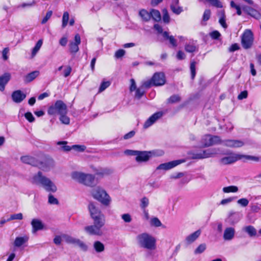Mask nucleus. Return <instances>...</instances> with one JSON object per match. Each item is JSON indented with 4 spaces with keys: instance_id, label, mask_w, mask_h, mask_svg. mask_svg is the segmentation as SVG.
I'll list each match as a JSON object with an SVG mask.
<instances>
[{
    "instance_id": "obj_1",
    "label": "nucleus",
    "mask_w": 261,
    "mask_h": 261,
    "mask_svg": "<svg viewBox=\"0 0 261 261\" xmlns=\"http://www.w3.org/2000/svg\"><path fill=\"white\" fill-rule=\"evenodd\" d=\"M88 210L93 221V225L86 226L84 230L89 235L100 236L103 233L101 228L106 223L105 216L93 202H89Z\"/></svg>"
},
{
    "instance_id": "obj_2",
    "label": "nucleus",
    "mask_w": 261,
    "mask_h": 261,
    "mask_svg": "<svg viewBox=\"0 0 261 261\" xmlns=\"http://www.w3.org/2000/svg\"><path fill=\"white\" fill-rule=\"evenodd\" d=\"M239 160H243L244 162L251 161L257 162L259 161V158L250 155L240 154L234 153H230L227 156L222 158L220 162L224 165L230 164Z\"/></svg>"
},
{
    "instance_id": "obj_3",
    "label": "nucleus",
    "mask_w": 261,
    "mask_h": 261,
    "mask_svg": "<svg viewBox=\"0 0 261 261\" xmlns=\"http://www.w3.org/2000/svg\"><path fill=\"white\" fill-rule=\"evenodd\" d=\"M32 183L35 185L41 184L48 192L54 193L57 191V187L55 184L49 178L43 176L41 171L38 172L33 176Z\"/></svg>"
},
{
    "instance_id": "obj_4",
    "label": "nucleus",
    "mask_w": 261,
    "mask_h": 261,
    "mask_svg": "<svg viewBox=\"0 0 261 261\" xmlns=\"http://www.w3.org/2000/svg\"><path fill=\"white\" fill-rule=\"evenodd\" d=\"M166 82L165 74L162 72H155L151 79L148 81H145L142 86L148 89L151 87H159L164 85Z\"/></svg>"
},
{
    "instance_id": "obj_5",
    "label": "nucleus",
    "mask_w": 261,
    "mask_h": 261,
    "mask_svg": "<svg viewBox=\"0 0 261 261\" xmlns=\"http://www.w3.org/2000/svg\"><path fill=\"white\" fill-rule=\"evenodd\" d=\"M72 178L86 186L92 187L95 185V176L90 174L73 172L71 174Z\"/></svg>"
},
{
    "instance_id": "obj_6",
    "label": "nucleus",
    "mask_w": 261,
    "mask_h": 261,
    "mask_svg": "<svg viewBox=\"0 0 261 261\" xmlns=\"http://www.w3.org/2000/svg\"><path fill=\"white\" fill-rule=\"evenodd\" d=\"M137 240L141 247L149 250L156 248L155 239L147 233H143L137 236Z\"/></svg>"
},
{
    "instance_id": "obj_7",
    "label": "nucleus",
    "mask_w": 261,
    "mask_h": 261,
    "mask_svg": "<svg viewBox=\"0 0 261 261\" xmlns=\"http://www.w3.org/2000/svg\"><path fill=\"white\" fill-rule=\"evenodd\" d=\"M93 197L99 201L105 206H109L111 202V198L106 191L100 187L92 190L91 192Z\"/></svg>"
},
{
    "instance_id": "obj_8",
    "label": "nucleus",
    "mask_w": 261,
    "mask_h": 261,
    "mask_svg": "<svg viewBox=\"0 0 261 261\" xmlns=\"http://www.w3.org/2000/svg\"><path fill=\"white\" fill-rule=\"evenodd\" d=\"M36 159L37 165L36 167L43 170L46 171L54 165V160L49 155L44 153H39Z\"/></svg>"
},
{
    "instance_id": "obj_9",
    "label": "nucleus",
    "mask_w": 261,
    "mask_h": 261,
    "mask_svg": "<svg viewBox=\"0 0 261 261\" xmlns=\"http://www.w3.org/2000/svg\"><path fill=\"white\" fill-rule=\"evenodd\" d=\"M67 107L62 100H57L55 104L50 106L47 110V113L49 115L67 114Z\"/></svg>"
},
{
    "instance_id": "obj_10",
    "label": "nucleus",
    "mask_w": 261,
    "mask_h": 261,
    "mask_svg": "<svg viewBox=\"0 0 261 261\" xmlns=\"http://www.w3.org/2000/svg\"><path fill=\"white\" fill-rule=\"evenodd\" d=\"M254 36L252 32L249 29L244 31L241 35V45L243 48H251L253 44Z\"/></svg>"
},
{
    "instance_id": "obj_11",
    "label": "nucleus",
    "mask_w": 261,
    "mask_h": 261,
    "mask_svg": "<svg viewBox=\"0 0 261 261\" xmlns=\"http://www.w3.org/2000/svg\"><path fill=\"white\" fill-rule=\"evenodd\" d=\"M156 155L154 150L151 151H139L138 155L136 156L135 160L137 162H146L149 159Z\"/></svg>"
},
{
    "instance_id": "obj_12",
    "label": "nucleus",
    "mask_w": 261,
    "mask_h": 261,
    "mask_svg": "<svg viewBox=\"0 0 261 261\" xmlns=\"http://www.w3.org/2000/svg\"><path fill=\"white\" fill-rule=\"evenodd\" d=\"M222 141L220 138L217 136L206 135L202 139V143L204 147H209L214 145L219 144Z\"/></svg>"
},
{
    "instance_id": "obj_13",
    "label": "nucleus",
    "mask_w": 261,
    "mask_h": 261,
    "mask_svg": "<svg viewBox=\"0 0 261 261\" xmlns=\"http://www.w3.org/2000/svg\"><path fill=\"white\" fill-rule=\"evenodd\" d=\"M81 42V37L79 34H76L74 36V41H70L69 44V50L71 54L75 55L79 51V45Z\"/></svg>"
},
{
    "instance_id": "obj_14",
    "label": "nucleus",
    "mask_w": 261,
    "mask_h": 261,
    "mask_svg": "<svg viewBox=\"0 0 261 261\" xmlns=\"http://www.w3.org/2000/svg\"><path fill=\"white\" fill-rule=\"evenodd\" d=\"M215 154L216 152L209 149L201 151L199 152H192L191 155L192 159L199 160L212 157Z\"/></svg>"
},
{
    "instance_id": "obj_15",
    "label": "nucleus",
    "mask_w": 261,
    "mask_h": 261,
    "mask_svg": "<svg viewBox=\"0 0 261 261\" xmlns=\"http://www.w3.org/2000/svg\"><path fill=\"white\" fill-rule=\"evenodd\" d=\"M242 10L246 14L256 19H259L261 18L260 13L250 6L244 5L242 6Z\"/></svg>"
},
{
    "instance_id": "obj_16",
    "label": "nucleus",
    "mask_w": 261,
    "mask_h": 261,
    "mask_svg": "<svg viewBox=\"0 0 261 261\" xmlns=\"http://www.w3.org/2000/svg\"><path fill=\"white\" fill-rule=\"evenodd\" d=\"M163 115L162 112H157L150 116L145 122L143 127L147 128L152 125L158 119L162 117Z\"/></svg>"
},
{
    "instance_id": "obj_17",
    "label": "nucleus",
    "mask_w": 261,
    "mask_h": 261,
    "mask_svg": "<svg viewBox=\"0 0 261 261\" xmlns=\"http://www.w3.org/2000/svg\"><path fill=\"white\" fill-rule=\"evenodd\" d=\"M184 162H185L184 160H177L172 161L166 163L160 164L157 167V169L169 170Z\"/></svg>"
},
{
    "instance_id": "obj_18",
    "label": "nucleus",
    "mask_w": 261,
    "mask_h": 261,
    "mask_svg": "<svg viewBox=\"0 0 261 261\" xmlns=\"http://www.w3.org/2000/svg\"><path fill=\"white\" fill-rule=\"evenodd\" d=\"M11 78V74L9 72H5L0 76V91L3 92L5 87Z\"/></svg>"
},
{
    "instance_id": "obj_19",
    "label": "nucleus",
    "mask_w": 261,
    "mask_h": 261,
    "mask_svg": "<svg viewBox=\"0 0 261 261\" xmlns=\"http://www.w3.org/2000/svg\"><path fill=\"white\" fill-rule=\"evenodd\" d=\"M12 98L14 102L20 103L26 97V94L23 93L20 90H15L12 93Z\"/></svg>"
},
{
    "instance_id": "obj_20",
    "label": "nucleus",
    "mask_w": 261,
    "mask_h": 261,
    "mask_svg": "<svg viewBox=\"0 0 261 261\" xmlns=\"http://www.w3.org/2000/svg\"><path fill=\"white\" fill-rule=\"evenodd\" d=\"M224 142L226 146L231 148H239L244 145V142L238 140H226Z\"/></svg>"
},
{
    "instance_id": "obj_21",
    "label": "nucleus",
    "mask_w": 261,
    "mask_h": 261,
    "mask_svg": "<svg viewBox=\"0 0 261 261\" xmlns=\"http://www.w3.org/2000/svg\"><path fill=\"white\" fill-rule=\"evenodd\" d=\"M20 160L24 164L31 165L36 167L37 164V159L35 157L30 155H24L20 158Z\"/></svg>"
},
{
    "instance_id": "obj_22",
    "label": "nucleus",
    "mask_w": 261,
    "mask_h": 261,
    "mask_svg": "<svg viewBox=\"0 0 261 261\" xmlns=\"http://www.w3.org/2000/svg\"><path fill=\"white\" fill-rule=\"evenodd\" d=\"M178 4L179 0H173L170 5L171 11L176 15H179L183 11L182 7L179 6Z\"/></svg>"
},
{
    "instance_id": "obj_23",
    "label": "nucleus",
    "mask_w": 261,
    "mask_h": 261,
    "mask_svg": "<svg viewBox=\"0 0 261 261\" xmlns=\"http://www.w3.org/2000/svg\"><path fill=\"white\" fill-rule=\"evenodd\" d=\"M31 225L34 232L42 230L44 228V224L42 223L41 221L37 219H33L32 220Z\"/></svg>"
},
{
    "instance_id": "obj_24",
    "label": "nucleus",
    "mask_w": 261,
    "mask_h": 261,
    "mask_svg": "<svg viewBox=\"0 0 261 261\" xmlns=\"http://www.w3.org/2000/svg\"><path fill=\"white\" fill-rule=\"evenodd\" d=\"M235 230L232 227L226 228L224 232L223 238L225 240H231L234 236Z\"/></svg>"
},
{
    "instance_id": "obj_25",
    "label": "nucleus",
    "mask_w": 261,
    "mask_h": 261,
    "mask_svg": "<svg viewBox=\"0 0 261 261\" xmlns=\"http://www.w3.org/2000/svg\"><path fill=\"white\" fill-rule=\"evenodd\" d=\"M39 75V71L37 70L33 71L27 74L24 78V81L25 83H29L35 80Z\"/></svg>"
},
{
    "instance_id": "obj_26",
    "label": "nucleus",
    "mask_w": 261,
    "mask_h": 261,
    "mask_svg": "<svg viewBox=\"0 0 261 261\" xmlns=\"http://www.w3.org/2000/svg\"><path fill=\"white\" fill-rule=\"evenodd\" d=\"M163 37L166 40H168L170 43L173 47H175L177 46L176 39L173 36H169V33L167 31H164L163 33Z\"/></svg>"
},
{
    "instance_id": "obj_27",
    "label": "nucleus",
    "mask_w": 261,
    "mask_h": 261,
    "mask_svg": "<svg viewBox=\"0 0 261 261\" xmlns=\"http://www.w3.org/2000/svg\"><path fill=\"white\" fill-rule=\"evenodd\" d=\"M200 233V230H198L188 236L186 239L188 244H191L194 241H195L199 237Z\"/></svg>"
},
{
    "instance_id": "obj_28",
    "label": "nucleus",
    "mask_w": 261,
    "mask_h": 261,
    "mask_svg": "<svg viewBox=\"0 0 261 261\" xmlns=\"http://www.w3.org/2000/svg\"><path fill=\"white\" fill-rule=\"evenodd\" d=\"M199 1L202 2L204 3H207L211 6L217 8H222L223 7V4L220 0H199Z\"/></svg>"
},
{
    "instance_id": "obj_29",
    "label": "nucleus",
    "mask_w": 261,
    "mask_h": 261,
    "mask_svg": "<svg viewBox=\"0 0 261 261\" xmlns=\"http://www.w3.org/2000/svg\"><path fill=\"white\" fill-rule=\"evenodd\" d=\"M150 18L156 22H159L161 20V15L160 11L158 10L152 9L150 11Z\"/></svg>"
},
{
    "instance_id": "obj_30",
    "label": "nucleus",
    "mask_w": 261,
    "mask_h": 261,
    "mask_svg": "<svg viewBox=\"0 0 261 261\" xmlns=\"http://www.w3.org/2000/svg\"><path fill=\"white\" fill-rule=\"evenodd\" d=\"M139 14L143 21L147 22L151 19L150 12H148L145 9H143L140 10Z\"/></svg>"
},
{
    "instance_id": "obj_31",
    "label": "nucleus",
    "mask_w": 261,
    "mask_h": 261,
    "mask_svg": "<svg viewBox=\"0 0 261 261\" xmlns=\"http://www.w3.org/2000/svg\"><path fill=\"white\" fill-rule=\"evenodd\" d=\"M27 241L28 238L27 237H16L14 242V245L15 247H19Z\"/></svg>"
},
{
    "instance_id": "obj_32",
    "label": "nucleus",
    "mask_w": 261,
    "mask_h": 261,
    "mask_svg": "<svg viewBox=\"0 0 261 261\" xmlns=\"http://www.w3.org/2000/svg\"><path fill=\"white\" fill-rule=\"evenodd\" d=\"M43 43V41L42 39L39 40L36 43L35 46L32 49V57L33 58L35 56L37 53L39 51V50L40 49Z\"/></svg>"
},
{
    "instance_id": "obj_33",
    "label": "nucleus",
    "mask_w": 261,
    "mask_h": 261,
    "mask_svg": "<svg viewBox=\"0 0 261 261\" xmlns=\"http://www.w3.org/2000/svg\"><path fill=\"white\" fill-rule=\"evenodd\" d=\"M94 248L97 252H101L105 250L104 245L100 241H95L94 243Z\"/></svg>"
},
{
    "instance_id": "obj_34",
    "label": "nucleus",
    "mask_w": 261,
    "mask_h": 261,
    "mask_svg": "<svg viewBox=\"0 0 261 261\" xmlns=\"http://www.w3.org/2000/svg\"><path fill=\"white\" fill-rule=\"evenodd\" d=\"M113 172V170L109 168H105L98 171L96 172V175L100 176H104L109 175Z\"/></svg>"
},
{
    "instance_id": "obj_35",
    "label": "nucleus",
    "mask_w": 261,
    "mask_h": 261,
    "mask_svg": "<svg viewBox=\"0 0 261 261\" xmlns=\"http://www.w3.org/2000/svg\"><path fill=\"white\" fill-rule=\"evenodd\" d=\"M181 100L180 97L177 94L171 95L167 99L168 103H174L180 101Z\"/></svg>"
},
{
    "instance_id": "obj_36",
    "label": "nucleus",
    "mask_w": 261,
    "mask_h": 261,
    "mask_svg": "<svg viewBox=\"0 0 261 261\" xmlns=\"http://www.w3.org/2000/svg\"><path fill=\"white\" fill-rule=\"evenodd\" d=\"M68 242L73 244H76L82 248L86 249L87 248L86 245L79 239L76 240L70 238L68 239Z\"/></svg>"
},
{
    "instance_id": "obj_37",
    "label": "nucleus",
    "mask_w": 261,
    "mask_h": 261,
    "mask_svg": "<svg viewBox=\"0 0 261 261\" xmlns=\"http://www.w3.org/2000/svg\"><path fill=\"white\" fill-rule=\"evenodd\" d=\"M245 231L250 237H253L256 234V229L251 225L246 226L245 227Z\"/></svg>"
},
{
    "instance_id": "obj_38",
    "label": "nucleus",
    "mask_w": 261,
    "mask_h": 261,
    "mask_svg": "<svg viewBox=\"0 0 261 261\" xmlns=\"http://www.w3.org/2000/svg\"><path fill=\"white\" fill-rule=\"evenodd\" d=\"M196 62L193 60L190 63V70L191 74V79L193 80L196 75Z\"/></svg>"
},
{
    "instance_id": "obj_39",
    "label": "nucleus",
    "mask_w": 261,
    "mask_h": 261,
    "mask_svg": "<svg viewBox=\"0 0 261 261\" xmlns=\"http://www.w3.org/2000/svg\"><path fill=\"white\" fill-rule=\"evenodd\" d=\"M238 191V188L235 186H230L223 188V191L224 193L237 192Z\"/></svg>"
},
{
    "instance_id": "obj_40",
    "label": "nucleus",
    "mask_w": 261,
    "mask_h": 261,
    "mask_svg": "<svg viewBox=\"0 0 261 261\" xmlns=\"http://www.w3.org/2000/svg\"><path fill=\"white\" fill-rule=\"evenodd\" d=\"M69 20V13L68 12H64L62 17V28H64L68 23Z\"/></svg>"
},
{
    "instance_id": "obj_41",
    "label": "nucleus",
    "mask_w": 261,
    "mask_h": 261,
    "mask_svg": "<svg viewBox=\"0 0 261 261\" xmlns=\"http://www.w3.org/2000/svg\"><path fill=\"white\" fill-rule=\"evenodd\" d=\"M206 249V245L205 244H200L197 248L194 250V253L195 254H200L203 252Z\"/></svg>"
},
{
    "instance_id": "obj_42",
    "label": "nucleus",
    "mask_w": 261,
    "mask_h": 261,
    "mask_svg": "<svg viewBox=\"0 0 261 261\" xmlns=\"http://www.w3.org/2000/svg\"><path fill=\"white\" fill-rule=\"evenodd\" d=\"M67 142L66 141H59L57 143L58 145H63L62 149L65 151H69L72 149V146H70L67 145Z\"/></svg>"
},
{
    "instance_id": "obj_43",
    "label": "nucleus",
    "mask_w": 261,
    "mask_h": 261,
    "mask_svg": "<svg viewBox=\"0 0 261 261\" xmlns=\"http://www.w3.org/2000/svg\"><path fill=\"white\" fill-rule=\"evenodd\" d=\"M149 204V199L146 197H144L141 199L140 206L143 210H145Z\"/></svg>"
},
{
    "instance_id": "obj_44",
    "label": "nucleus",
    "mask_w": 261,
    "mask_h": 261,
    "mask_svg": "<svg viewBox=\"0 0 261 261\" xmlns=\"http://www.w3.org/2000/svg\"><path fill=\"white\" fill-rule=\"evenodd\" d=\"M60 120L61 122L65 124H69L70 123V119L67 116V114H60Z\"/></svg>"
},
{
    "instance_id": "obj_45",
    "label": "nucleus",
    "mask_w": 261,
    "mask_h": 261,
    "mask_svg": "<svg viewBox=\"0 0 261 261\" xmlns=\"http://www.w3.org/2000/svg\"><path fill=\"white\" fill-rule=\"evenodd\" d=\"M163 20L165 23H168L170 22V16L169 15L168 11L165 9L163 11Z\"/></svg>"
},
{
    "instance_id": "obj_46",
    "label": "nucleus",
    "mask_w": 261,
    "mask_h": 261,
    "mask_svg": "<svg viewBox=\"0 0 261 261\" xmlns=\"http://www.w3.org/2000/svg\"><path fill=\"white\" fill-rule=\"evenodd\" d=\"M230 6L231 7L236 9L237 14L238 15H241L242 14L241 8L240 6L236 5L232 1L230 2Z\"/></svg>"
},
{
    "instance_id": "obj_47",
    "label": "nucleus",
    "mask_w": 261,
    "mask_h": 261,
    "mask_svg": "<svg viewBox=\"0 0 261 261\" xmlns=\"http://www.w3.org/2000/svg\"><path fill=\"white\" fill-rule=\"evenodd\" d=\"M111 83L109 81L102 82L99 88V92H102L104 91L106 88L110 86Z\"/></svg>"
},
{
    "instance_id": "obj_48",
    "label": "nucleus",
    "mask_w": 261,
    "mask_h": 261,
    "mask_svg": "<svg viewBox=\"0 0 261 261\" xmlns=\"http://www.w3.org/2000/svg\"><path fill=\"white\" fill-rule=\"evenodd\" d=\"M185 49L187 52L193 53L196 51V47L191 44H186L185 46Z\"/></svg>"
},
{
    "instance_id": "obj_49",
    "label": "nucleus",
    "mask_w": 261,
    "mask_h": 261,
    "mask_svg": "<svg viewBox=\"0 0 261 261\" xmlns=\"http://www.w3.org/2000/svg\"><path fill=\"white\" fill-rule=\"evenodd\" d=\"M211 12L210 9H206L204 11L202 19L204 21H207L211 17Z\"/></svg>"
},
{
    "instance_id": "obj_50",
    "label": "nucleus",
    "mask_w": 261,
    "mask_h": 261,
    "mask_svg": "<svg viewBox=\"0 0 261 261\" xmlns=\"http://www.w3.org/2000/svg\"><path fill=\"white\" fill-rule=\"evenodd\" d=\"M48 203L50 204H58L59 201L52 194H50L48 195Z\"/></svg>"
},
{
    "instance_id": "obj_51",
    "label": "nucleus",
    "mask_w": 261,
    "mask_h": 261,
    "mask_svg": "<svg viewBox=\"0 0 261 261\" xmlns=\"http://www.w3.org/2000/svg\"><path fill=\"white\" fill-rule=\"evenodd\" d=\"M210 36L212 39L218 40L221 36V34L219 31L215 30L210 33Z\"/></svg>"
},
{
    "instance_id": "obj_52",
    "label": "nucleus",
    "mask_w": 261,
    "mask_h": 261,
    "mask_svg": "<svg viewBox=\"0 0 261 261\" xmlns=\"http://www.w3.org/2000/svg\"><path fill=\"white\" fill-rule=\"evenodd\" d=\"M23 219V216L22 213H18L16 214H13L10 216L9 220H22Z\"/></svg>"
},
{
    "instance_id": "obj_53",
    "label": "nucleus",
    "mask_w": 261,
    "mask_h": 261,
    "mask_svg": "<svg viewBox=\"0 0 261 261\" xmlns=\"http://www.w3.org/2000/svg\"><path fill=\"white\" fill-rule=\"evenodd\" d=\"M24 117L29 122H33L35 121V118L32 113L28 112L24 114Z\"/></svg>"
},
{
    "instance_id": "obj_54",
    "label": "nucleus",
    "mask_w": 261,
    "mask_h": 261,
    "mask_svg": "<svg viewBox=\"0 0 261 261\" xmlns=\"http://www.w3.org/2000/svg\"><path fill=\"white\" fill-rule=\"evenodd\" d=\"M72 149L79 152H83L85 150L86 147L85 145H72Z\"/></svg>"
},
{
    "instance_id": "obj_55",
    "label": "nucleus",
    "mask_w": 261,
    "mask_h": 261,
    "mask_svg": "<svg viewBox=\"0 0 261 261\" xmlns=\"http://www.w3.org/2000/svg\"><path fill=\"white\" fill-rule=\"evenodd\" d=\"M53 14L52 11L50 10L47 12L45 17L42 19L41 21L42 24L45 23L51 17Z\"/></svg>"
},
{
    "instance_id": "obj_56",
    "label": "nucleus",
    "mask_w": 261,
    "mask_h": 261,
    "mask_svg": "<svg viewBox=\"0 0 261 261\" xmlns=\"http://www.w3.org/2000/svg\"><path fill=\"white\" fill-rule=\"evenodd\" d=\"M151 225H152L155 227H159V226H161V225H162V223L161 222L160 220L156 217L153 218L151 219Z\"/></svg>"
},
{
    "instance_id": "obj_57",
    "label": "nucleus",
    "mask_w": 261,
    "mask_h": 261,
    "mask_svg": "<svg viewBox=\"0 0 261 261\" xmlns=\"http://www.w3.org/2000/svg\"><path fill=\"white\" fill-rule=\"evenodd\" d=\"M125 51L124 49H119L115 52V57L118 59L122 57L123 56H124V55H125Z\"/></svg>"
},
{
    "instance_id": "obj_58",
    "label": "nucleus",
    "mask_w": 261,
    "mask_h": 261,
    "mask_svg": "<svg viewBox=\"0 0 261 261\" xmlns=\"http://www.w3.org/2000/svg\"><path fill=\"white\" fill-rule=\"evenodd\" d=\"M237 202L242 206L245 207L248 205L249 201L247 199L243 198L239 199Z\"/></svg>"
},
{
    "instance_id": "obj_59",
    "label": "nucleus",
    "mask_w": 261,
    "mask_h": 261,
    "mask_svg": "<svg viewBox=\"0 0 261 261\" xmlns=\"http://www.w3.org/2000/svg\"><path fill=\"white\" fill-rule=\"evenodd\" d=\"M248 97V91L244 90L242 91L238 96V99L239 100H242L245 99Z\"/></svg>"
},
{
    "instance_id": "obj_60",
    "label": "nucleus",
    "mask_w": 261,
    "mask_h": 261,
    "mask_svg": "<svg viewBox=\"0 0 261 261\" xmlns=\"http://www.w3.org/2000/svg\"><path fill=\"white\" fill-rule=\"evenodd\" d=\"M122 219L125 222L129 223L132 221V218L129 214H124L122 215Z\"/></svg>"
},
{
    "instance_id": "obj_61",
    "label": "nucleus",
    "mask_w": 261,
    "mask_h": 261,
    "mask_svg": "<svg viewBox=\"0 0 261 261\" xmlns=\"http://www.w3.org/2000/svg\"><path fill=\"white\" fill-rule=\"evenodd\" d=\"M144 94V91L141 90L140 88H137L136 90L135 96L138 99L141 98Z\"/></svg>"
},
{
    "instance_id": "obj_62",
    "label": "nucleus",
    "mask_w": 261,
    "mask_h": 261,
    "mask_svg": "<svg viewBox=\"0 0 261 261\" xmlns=\"http://www.w3.org/2000/svg\"><path fill=\"white\" fill-rule=\"evenodd\" d=\"M226 17H220L219 19V22L221 25V26L224 28L226 29L227 28V25L226 23Z\"/></svg>"
},
{
    "instance_id": "obj_63",
    "label": "nucleus",
    "mask_w": 261,
    "mask_h": 261,
    "mask_svg": "<svg viewBox=\"0 0 261 261\" xmlns=\"http://www.w3.org/2000/svg\"><path fill=\"white\" fill-rule=\"evenodd\" d=\"M240 49V47L237 43L232 44L229 48V51L231 52H233L234 51L238 50Z\"/></svg>"
},
{
    "instance_id": "obj_64",
    "label": "nucleus",
    "mask_w": 261,
    "mask_h": 261,
    "mask_svg": "<svg viewBox=\"0 0 261 261\" xmlns=\"http://www.w3.org/2000/svg\"><path fill=\"white\" fill-rule=\"evenodd\" d=\"M71 71V67L70 66H67L64 70V76L65 77L68 76L70 74Z\"/></svg>"
}]
</instances>
